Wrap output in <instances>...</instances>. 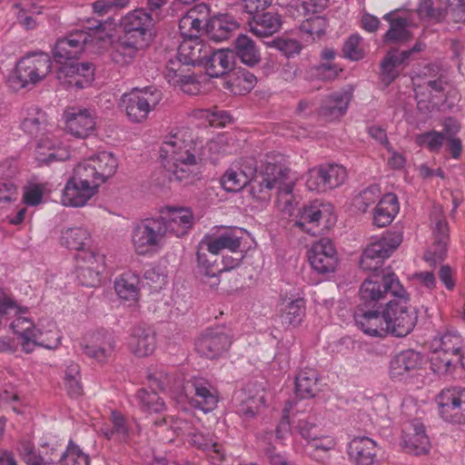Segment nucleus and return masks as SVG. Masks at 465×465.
Instances as JSON below:
<instances>
[{"label":"nucleus","mask_w":465,"mask_h":465,"mask_svg":"<svg viewBox=\"0 0 465 465\" xmlns=\"http://www.w3.org/2000/svg\"><path fill=\"white\" fill-rule=\"evenodd\" d=\"M464 341L455 330L439 333L431 341V370L438 374H445L458 361L464 349Z\"/></svg>","instance_id":"1"},{"label":"nucleus","mask_w":465,"mask_h":465,"mask_svg":"<svg viewBox=\"0 0 465 465\" xmlns=\"http://www.w3.org/2000/svg\"><path fill=\"white\" fill-rule=\"evenodd\" d=\"M403 293V286L395 273H374L361 285L359 295L361 303L358 307H383L381 302L391 295Z\"/></svg>","instance_id":"2"},{"label":"nucleus","mask_w":465,"mask_h":465,"mask_svg":"<svg viewBox=\"0 0 465 465\" xmlns=\"http://www.w3.org/2000/svg\"><path fill=\"white\" fill-rule=\"evenodd\" d=\"M52 61L45 53L28 54L16 64L14 72L8 77V84L14 91L35 85L50 73Z\"/></svg>","instance_id":"3"},{"label":"nucleus","mask_w":465,"mask_h":465,"mask_svg":"<svg viewBox=\"0 0 465 465\" xmlns=\"http://www.w3.org/2000/svg\"><path fill=\"white\" fill-rule=\"evenodd\" d=\"M385 309L391 335L405 337L412 331L418 321V312L410 303L409 294L404 288L403 293L397 294L385 303Z\"/></svg>","instance_id":"4"},{"label":"nucleus","mask_w":465,"mask_h":465,"mask_svg":"<svg viewBox=\"0 0 465 465\" xmlns=\"http://www.w3.org/2000/svg\"><path fill=\"white\" fill-rule=\"evenodd\" d=\"M162 100V93L153 86L143 89L134 88L123 94L121 104L129 120L134 123L144 121Z\"/></svg>","instance_id":"5"},{"label":"nucleus","mask_w":465,"mask_h":465,"mask_svg":"<svg viewBox=\"0 0 465 465\" xmlns=\"http://www.w3.org/2000/svg\"><path fill=\"white\" fill-rule=\"evenodd\" d=\"M423 84L415 87L414 91L418 100V108L422 113H430L438 108V104L432 100L433 96L442 94L448 85L447 77L442 69L437 64H429L421 72Z\"/></svg>","instance_id":"6"},{"label":"nucleus","mask_w":465,"mask_h":465,"mask_svg":"<svg viewBox=\"0 0 465 465\" xmlns=\"http://www.w3.org/2000/svg\"><path fill=\"white\" fill-rule=\"evenodd\" d=\"M107 34L102 22L94 26L75 30L58 40V49L64 51L70 46L76 57L84 51L96 53L104 47Z\"/></svg>","instance_id":"7"},{"label":"nucleus","mask_w":465,"mask_h":465,"mask_svg":"<svg viewBox=\"0 0 465 465\" xmlns=\"http://www.w3.org/2000/svg\"><path fill=\"white\" fill-rule=\"evenodd\" d=\"M165 227L162 218H146L134 226L132 243L139 255H145L163 244Z\"/></svg>","instance_id":"8"},{"label":"nucleus","mask_w":465,"mask_h":465,"mask_svg":"<svg viewBox=\"0 0 465 465\" xmlns=\"http://www.w3.org/2000/svg\"><path fill=\"white\" fill-rule=\"evenodd\" d=\"M402 242L400 232H388L379 240L370 243L360 260L361 267L365 271H378L385 259L389 258Z\"/></svg>","instance_id":"9"},{"label":"nucleus","mask_w":465,"mask_h":465,"mask_svg":"<svg viewBox=\"0 0 465 465\" xmlns=\"http://www.w3.org/2000/svg\"><path fill=\"white\" fill-rule=\"evenodd\" d=\"M157 20L154 15L144 8L128 12L121 20L124 35L137 40L139 45H149Z\"/></svg>","instance_id":"10"},{"label":"nucleus","mask_w":465,"mask_h":465,"mask_svg":"<svg viewBox=\"0 0 465 465\" xmlns=\"http://www.w3.org/2000/svg\"><path fill=\"white\" fill-rule=\"evenodd\" d=\"M430 222L434 242L431 249L425 252L424 258L428 262L435 264L443 261L450 241L449 223L441 205L435 204L432 206L430 213Z\"/></svg>","instance_id":"11"},{"label":"nucleus","mask_w":465,"mask_h":465,"mask_svg":"<svg viewBox=\"0 0 465 465\" xmlns=\"http://www.w3.org/2000/svg\"><path fill=\"white\" fill-rule=\"evenodd\" d=\"M346 179L345 167L337 163H325L308 172L306 186L310 191L326 192L339 187Z\"/></svg>","instance_id":"12"},{"label":"nucleus","mask_w":465,"mask_h":465,"mask_svg":"<svg viewBox=\"0 0 465 465\" xmlns=\"http://www.w3.org/2000/svg\"><path fill=\"white\" fill-rule=\"evenodd\" d=\"M232 343V336L224 327L205 330L195 342L198 353L208 358L216 359L228 351Z\"/></svg>","instance_id":"13"},{"label":"nucleus","mask_w":465,"mask_h":465,"mask_svg":"<svg viewBox=\"0 0 465 465\" xmlns=\"http://www.w3.org/2000/svg\"><path fill=\"white\" fill-rule=\"evenodd\" d=\"M354 318L357 326L371 337H386L389 327L386 320V309L383 307H357Z\"/></svg>","instance_id":"14"},{"label":"nucleus","mask_w":465,"mask_h":465,"mask_svg":"<svg viewBox=\"0 0 465 465\" xmlns=\"http://www.w3.org/2000/svg\"><path fill=\"white\" fill-rule=\"evenodd\" d=\"M440 414L450 422H465V388L443 390L437 398Z\"/></svg>","instance_id":"15"},{"label":"nucleus","mask_w":465,"mask_h":465,"mask_svg":"<svg viewBox=\"0 0 465 465\" xmlns=\"http://www.w3.org/2000/svg\"><path fill=\"white\" fill-rule=\"evenodd\" d=\"M242 235V229L230 228L221 233L205 234L199 243L213 255H218L223 250L235 252L241 247Z\"/></svg>","instance_id":"16"},{"label":"nucleus","mask_w":465,"mask_h":465,"mask_svg":"<svg viewBox=\"0 0 465 465\" xmlns=\"http://www.w3.org/2000/svg\"><path fill=\"white\" fill-rule=\"evenodd\" d=\"M309 262L318 273L333 272L338 265V257L332 242L322 238L313 243L309 252Z\"/></svg>","instance_id":"17"},{"label":"nucleus","mask_w":465,"mask_h":465,"mask_svg":"<svg viewBox=\"0 0 465 465\" xmlns=\"http://www.w3.org/2000/svg\"><path fill=\"white\" fill-rule=\"evenodd\" d=\"M288 174V169L269 163L265 168L262 180H255L250 183L252 195L261 202L269 201L272 196L271 191L273 189L277 190L280 184L282 183V179Z\"/></svg>","instance_id":"18"},{"label":"nucleus","mask_w":465,"mask_h":465,"mask_svg":"<svg viewBox=\"0 0 465 465\" xmlns=\"http://www.w3.org/2000/svg\"><path fill=\"white\" fill-rule=\"evenodd\" d=\"M66 130L78 138L89 136L95 128V117L86 108L69 107L64 112Z\"/></svg>","instance_id":"19"},{"label":"nucleus","mask_w":465,"mask_h":465,"mask_svg":"<svg viewBox=\"0 0 465 465\" xmlns=\"http://www.w3.org/2000/svg\"><path fill=\"white\" fill-rule=\"evenodd\" d=\"M186 390L193 393L194 406L207 413L215 409L218 403L217 391L211 382L203 377H193L187 381Z\"/></svg>","instance_id":"20"},{"label":"nucleus","mask_w":465,"mask_h":465,"mask_svg":"<svg viewBox=\"0 0 465 465\" xmlns=\"http://www.w3.org/2000/svg\"><path fill=\"white\" fill-rule=\"evenodd\" d=\"M116 341L108 331H99L91 336L90 341L82 345L83 353L97 362H106L115 351Z\"/></svg>","instance_id":"21"},{"label":"nucleus","mask_w":465,"mask_h":465,"mask_svg":"<svg viewBox=\"0 0 465 465\" xmlns=\"http://www.w3.org/2000/svg\"><path fill=\"white\" fill-rule=\"evenodd\" d=\"M76 260L83 261L84 265H78L76 273L83 286L94 287L100 282V273L104 270V258L94 252H84L76 255Z\"/></svg>","instance_id":"22"},{"label":"nucleus","mask_w":465,"mask_h":465,"mask_svg":"<svg viewBox=\"0 0 465 465\" xmlns=\"http://www.w3.org/2000/svg\"><path fill=\"white\" fill-rule=\"evenodd\" d=\"M127 348L138 358L151 355L156 348L155 333L152 328L137 325L131 329L127 338Z\"/></svg>","instance_id":"23"},{"label":"nucleus","mask_w":465,"mask_h":465,"mask_svg":"<svg viewBox=\"0 0 465 465\" xmlns=\"http://www.w3.org/2000/svg\"><path fill=\"white\" fill-rule=\"evenodd\" d=\"M147 46L139 45L137 40L122 35L113 44L110 58L117 66L126 67L132 64Z\"/></svg>","instance_id":"24"},{"label":"nucleus","mask_w":465,"mask_h":465,"mask_svg":"<svg viewBox=\"0 0 465 465\" xmlns=\"http://www.w3.org/2000/svg\"><path fill=\"white\" fill-rule=\"evenodd\" d=\"M423 47L422 43L417 42L411 48L401 52L395 48L391 49L381 64L382 82L390 84L398 76L396 67L409 60L412 54L420 53Z\"/></svg>","instance_id":"25"},{"label":"nucleus","mask_w":465,"mask_h":465,"mask_svg":"<svg viewBox=\"0 0 465 465\" xmlns=\"http://www.w3.org/2000/svg\"><path fill=\"white\" fill-rule=\"evenodd\" d=\"M329 206L314 202L299 210L294 226L302 232L316 235L319 232L320 221L327 216Z\"/></svg>","instance_id":"26"},{"label":"nucleus","mask_w":465,"mask_h":465,"mask_svg":"<svg viewBox=\"0 0 465 465\" xmlns=\"http://www.w3.org/2000/svg\"><path fill=\"white\" fill-rule=\"evenodd\" d=\"M422 356L414 350H405L397 353L390 361L389 372L392 379L402 380L420 368Z\"/></svg>","instance_id":"27"},{"label":"nucleus","mask_w":465,"mask_h":465,"mask_svg":"<svg viewBox=\"0 0 465 465\" xmlns=\"http://www.w3.org/2000/svg\"><path fill=\"white\" fill-rule=\"evenodd\" d=\"M211 46L199 37L183 38L177 56L186 65H202L211 53Z\"/></svg>","instance_id":"28"},{"label":"nucleus","mask_w":465,"mask_h":465,"mask_svg":"<svg viewBox=\"0 0 465 465\" xmlns=\"http://www.w3.org/2000/svg\"><path fill=\"white\" fill-rule=\"evenodd\" d=\"M402 447L411 454H426L430 450V440L425 434V429L419 420H413L404 430Z\"/></svg>","instance_id":"29"},{"label":"nucleus","mask_w":465,"mask_h":465,"mask_svg":"<svg viewBox=\"0 0 465 465\" xmlns=\"http://www.w3.org/2000/svg\"><path fill=\"white\" fill-rule=\"evenodd\" d=\"M348 455L355 465H373L377 444L369 437H355L348 444Z\"/></svg>","instance_id":"30"},{"label":"nucleus","mask_w":465,"mask_h":465,"mask_svg":"<svg viewBox=\"0 0 465 465\" xmlns=\"http://www.w3.org/2000/svg\"><path fill=\"white\" fill-rule=\"evenodd\" d=\"M163 220L165 234L172 233L177 237L185 235L193 224V214L187 208H168L167 216H159Z\"/></svg>","instance_id":"31"},{"label":"nucleus","mask_w":465,"mask_h":465,"mask_svg":"<svg viewBox=\"0 0 465 465\" xmlns=\"http://www.w3.org/2000/svg\"><path fill=\"white\" fill-rule=\"evenodd\" d=\"M383 19L389 23V29L382 36L384 45H402L413 38V34L409 30L408 20L401 16H395L394 12L383 15Z\"/></svg>","instance_id":"32"},{"label":"nucleus","mask_w":465,"mask_h":465,"mask_svg":"<svg viewBox=\"0 0 465 465\" xmlns=\"http://www.w3.org/2000/svg\"><path fill=\"white\" fill-rule=\"evenodd\" d=\"M193 154L192 144L177 134L166 136L160 148V157L163 166L169 162L183 161L187 156Z\"/></svg>","instance_id":"33"},{"label":"nucleus","mask_w":465,"mask_h":465,"mask_svg":"<svg viewBox=\"0 0 465 465\" xmlns=\"http://www.w3.org/2000/svg\"><path fill=\"white\" fill-rule=\"evenodd\" d=\"M69 156V152L54 141L50 134L37 139L35 157L39 164H51L54 162L64 161Z\"/></svg>","instance_id":"34"},{"label":"nucleus","mask_w":465,"mask_h":465,"mask_svg":"<svg viewBox=\"0 0 465 465\" xmlns=\"http://www.w3.org/2000/svg\"><path fill=\"white\" fill-rule=\"evenodd\" d=\"M249 30L257 37H269L277 33L282 25V17L275 12L251 15Z\"/></svg>","instance_id":"35"},{"label":"nucleus","mask_w":465,"mask_h":465,"mask_svg":"<svg viewBox=\"0 0 465 465\" xmlns=\"http://www.w3.org/2000/svg\"><path fill=\"white\" fill-rule=\"evenodd\" d=\"M96 191L92 185L79 183L71 177L63 190L62 203L65 206H84L95 194Z\"/></svg>","instance_id":"36"},{"label":"nucleus","mask_w":465,"mask_h":465,"mask_svg":"<svg viewBox=\"0 0 465 465\" xmlns=\"http://www.w3.org/2000/svg\"><path fill=\"white\" fill-rule=\"evenodd\" d=\"M233 53L229 50L211 48L210 54L203 61L201 66H203L206 74L210 77H221L226 74L233 66Z\"/></svg>","instance_id":"37"},{"label":"nucleus","mask_w":465,"mask_h":465,"mask_svg":"<svg viewBox=\"0 0 465 465\" xmlns=\"http://www.w3.org/2000/svg\"><path fill=\"white\" fill-rule=\"evenodd\" d=\"M351 100V92L339 91L332 93L323 100L320 114L327 120H336L345 114Z\"/></svg>","instance_id":"38"},{"label":"nucleus","mask_w":465,"mask_h":465,"mask_svg":"<svg viewBox=\"0 0 465 465\" xmlns=\"http://www.w3.org/2000/svg\"><path fill=\"white\" fill-rule=\"evenodd\" d=\"M305 313L304 299H285L281 304L279 317L283 327H297L302 322Z\"/></svg>","instance_id":"39"},{"label":"nucleus","mask_w":465,"mask_h":465,"mask_svg":"<svg viewBox=\"0 0 465 465\" xmlns=\"http://www.w3.org/2000/svg\"><path fill=\"white\" fill-rule=\"evenodd\" d=\"M238 26V23L232 15L222 14L210 19L206 24V32L213 40L222 42L228 39Z\"/></svg>","instance_id":"40"},{"label":"nucleus","mask_w":465,"mask_h":465,"mask_svg":"<svg viewBox=\"0 0 465 465\" xmlns=\"http://www.w3.org/2000/svg\"><path fill=\"white\" fill-rule=\"evenodd\" d=\"M22 129L31 136L35 138L44 137L50 134L51 125L48 123L46 114L38 109H29L27 115L21 123Z\"/></svg>","instance_id":"41"},{"label":"nucleus","mask_w":465,"mask_h":465,"mask_svg":"<svg viewBox=\"0 0 465 465\" xmlns=\"http://www.w3.org/2000/svg\"><path fill=\"white\" fill-rule=\"evenodd\" d=\"M400 206L394 193L385 194L378 203L373 212V223L377 227L389 225L399 213Z\"/></svg>","instance_id":"42"},{"label":"nucleus","mask_w":465,"mask_h":465,"mask_svg":"<svg viewBox=\"0 0 465 465\" xmlns=\"http://www.w3.org/2000/svg\"><path fill=\"white\" fill-rule=\"evenodd\" d=\"M62 244L69 249L82 251L84 253L85 248L91 243L90 232L83 226L69 227L62 232Z\"/></svg>","instance_id":"43"},{"label":"nucleus","mask_w":465,"mask_h":465,"mask_svg":"<svg viewBox=\"0 0 465 465\" xmlns=\"http://www.w3.org/2000/svg\"><path fill=\"white\" fill-rule=\"evenodd\" d=\"M235 54L241 62L248 66H254L261 61V54L255 43L246 35H239L235 40Z\"/></svg>","instance_id":"44"},{"label":"nucleus","mask_w":465,"mask_h":465,"mask_svg":"<svg viewBox=\"0 0 465 465\" xmlns=\"http://www.w3.org/2000/svg\"><path fill=\"white\" fill-rule=\"evenodd\" d=\"M110 420L112 426H103L100 430L102 434L108 440H125L129 437L131 428L124 415L119 411H113Z\"/></svg>","instance_id":"45"},{"label":"nucleus","mask_w":465,"mask_h":465,"mask_svg":"<svg viewBox=\"0 0 465 465\" xmlns=\"http://www.w3.org/2000/svg\"><path fill=\"white\" fill-rule=\"evenodd\" d=\"M139 282L138 275L131 272H124L115 280L114 289L121 299L135 301L139 294Z\"/></svg>","instance_id":"46"},{"label":"nucleus","mask_w":465,"mask_h":465,"mask_svg":"<svg viewBox=\"0 0 465 465\" xmlns=\"http://www.w3.org/2000/svg\"><path fill=\"white\" fill-rule=\"evenodd\" d=\"M196 165L195 155H189L179 162L164 163V169L169 173L170 181L187 182L193 175Z\"/></svg>","instance_id":"47"},{"label":"nucleus","mask_w":465,"mask_h":465,"mask_svg":"<svg viewBox=\"0 0 465 465\" xmlns=\"http://www.w3.org/2000/svg\"><path fill=\"white\" fill-rule=\"evenodd\" d=\"M318 374L314 369H303L296 376L295 388L302 398L314 396L317 387Z\"/></svg>","instance_id":"48"},{"label":"nucleus","mask_w":465,"mask_h":465,"mask_svg":"<svg viewBox=\"0 0 465 465\" xmlns=\"http://www.w3.org/2000/svg\"><path fill=\"white\" fill-rule=\"evenodd\" d=\"M90 159L95 164L98 179L103 183L116 172L118 161L112 153L100 152Z\"/></svg>","instance_id":"49"},{"label":"nucleus","mask_w":465,"mask_h":465,"mask_svg":"<svg viewBox=\"0 0 465 465\" xmlns=\"http://www.w3.org/2000/svg\"><path fill=\"white\" fill-rule=\"evenodd\" d=\"M72 177L79 183H84L87 185H92L95 190H97L98 186L103 183V182H100V179H98L95 164L92 163L90 158L80 163L74 168V175Z\"/></svg>","instance_id":"50"},{"label":"nucleus","mask_w":465,"mask_h":465,"mask_svg":"<svg viewBox=\"0 0 465 465\" xmlns=\"http://www.w3.org/2000/svg\"><path fill=\"white\" fill-rule=\"evenodd\" d=\"M64 382L70 397L77 398L82 395L81 371L80 366L77 363L70 361L66 364Z\"/></svg>","instance_id":"51"},{"label":"nucleus","mask_w":465,"mask_h":465,"mask_svg":"<svg viewBox=\"0 0 465 465\" xmlns=\"http://www.w3.org/2000/svg\"><path fill=\"white\" fill-rule=\"evenodd\" d=\"M336 54V51L331 47H326L321 51V60L325 61V63H322L314 68L315 74L319 78L322 80H331L338 75V66L330 63L335 59Z\"/></svg>","instance_id":"52"},{"label":"nucleus","mask_w":465,"mask_h":465,"mask_svg":"<svg viewBox=\"0 0 465 465\" xmlns=\"http://www.w3.org/2000/svg\"><path fill=\"white\" fill-rule=\"evenodd\" d=\"M293 183L289 180L288 175L282 179V183L277 189V205L279 209L289 215L294 210L295 203L292 194Z\"/></svg>","instance_id":"53"},{"label":"nucleus","mask_w":465,"mask_h":465,"mask_svg":"<svg viewBox=\"0 0 465 465\" xmlns=\"http://www.w3.org/2000/svg\"><path fill=\"white\" fill-rule=\"evenodd\" d=\"M136 398L139 401L141 409L148 413H162L165 411L164 401L155 391H149L144 388L138 390Z\"/></svg>","instance_id":"54"},{"label":"nucleus","mask_w":465,"mask_h":465,"mask_svg":"<svg viewBox=\"0 0 465 465\" xmlns=\"http://www.w3.org/2000/svg\"><path fill=\"white\" fill-rule=\"evenodd\" d=\"M183 62L177 58L175 60H170L166 65L164 71V77L167 82L173 85L179 86L183 81H189L191 74L186 73Z\"/></svg>","instance_id":"55"},{"label":"nucleus","mask_w":465,"mask_h":465,"mask_svg":"<svg viewBox=\"0 0 465 465\" xmlns=\"http://www.w3.org/2000/svg\"><path fill=\"white\" fill-rule=\"evenodd\" d=\"M20 339L23 351L30 353L35 350L36 345H40L47 349L56 348L60 343L61 337L55 332L54 333L52 340L45 339L43 333L22 337Z\"/></svg>","instance_id":"56"},{"label":"nucleus","mask_w":465,"mask_h":465,"mask_svg":"<svg viewBox=\"0 0 465 465\" xmlns=\"http://www.w3.org/2000/svg\"><path fill=\"white\" fill-rule=\"evenodd\" d=\"M147 380L153 390L166 391L177 386V381L174 376L163 369L149 372Z\"/></svg>","instance_id":"57"},{"label":"nucleus","mask_w":465,"mask_h":465,"mask_svg":"<svg viewBox=\"0 0 465 465\" xmlns=\"http://www.w3.org/2000/svg\"><path fill=\"white\" fill-rule=\"evenodd\" d=\"M342 55L351 61H359L364 57L362 37L359 34H352L343 43Z\"/></svg>","instance_id":"58"},{"label":"nucleus","mask_w":465,"mask_h":465,"mask_svg":"<svg viewBox=\"0 0 465 465\" xmlns=\"http://www.w3.org/2000/svg\"><path fill=\"white\" fill-rule=\"evenodd\" d=\"M238 171V167L232 164L223 175L222 185L227 192H239L249 184L248 180Z\"/></svg>","instance_id":"59"},{"label":"nucleus","mask_w":465,"mask_h":465,"mask_svg":"<svg viewBox=\"0 0 465 465\" xmlns=\"http://www.w3.org/2000/svg\"><path fill=\"white\" fill-rule=\"evenodd\" d=\"M193 12L186 14L179 21V30L183 38L199 37L198 35L205 26Z\"/></svg>","instance_id":"60"},{"label":"nucleus","mask_w":465,"mask_h":465,"mask_svg":"<svg viewBox=\"0 0 465 465\" xmlns=\"http://www.w3.org/2000/svg\"><path fill=\"white\" fill-rule=\"evenodd\" d=\"M89 456L78 445L70 440L66 450L60 459L61 465H89Z\"/></svg>","instance_id":"61"},{"label":"nucleus","mask_w":465,"mask_h":465,"mask_svg":"<svg viewBox=\"0 0 465 465\" xmlns=\"http://www.w3.org/2000/svg\"><path fill=\"white\" fill-rule=\"evenodd\" d=\"M11 328L20 338L43 333L35 327V324L30 318L25 317L23 314L15 316V319L11 323Z\"/></svg>","instance_id":"62"},{"label":"nucleus","mask_w":465,"mask_h":465,"mask_svg":"<svg viewBox=\"0 0 465 465\" xmlns=\"http://www.w3.org/2000/svg\"><path fill=\"white\" fill-rule=\"evenodd\" d=\"M205 248H201L200 243L197 246V273L199 276L208 275L212 272H221L223 270L218 268L216 260H210Z\"/></svg>","instance_id":"63"},{"label":"nucleus","mask_w":465,"mask_h":465,"mask_svg":"<svg viewBox=\"0 0 465 465\" xmlns=\"http://www.w3.org/2000/svg\"><path fill=\"white\" fill-rule=\"evenodd\" d=\"M327 27L328 23L323 16H316L308 19L302 25V30L312 35L313 39L320 38L323 35Z\"/></svg>","instance_id":"64"}]
</instances>
